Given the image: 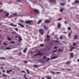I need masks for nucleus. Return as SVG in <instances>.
<instances>
[{
  "label": "nucleus",
  "instance_id": "10",
  "mask_svg": "<svg viewBox=\"0 0 79 79\" xmlns=\"http://www.w3.org/2000/svg\"><path fill=\"white\" fill-rule=\"evenodd\" d=\"M18 24H19V26H21L22 27H24V25L23 24H21L20 23H19V24L18 23Z\"/></svg>",
  "mask_w": 79,
  "mask_h": 79
},
{
  "label": "nucleus",
  "instance_id": "37",
  "mask_svg": "<svg viewBox=\"0 0 79 79\" xmlns=\"http://www.w3.org/2000/svg\"><path fill=\"white\" fill-rule=\"evenodd\" d=\"M58 21H61L62 20V18H60L59 19H58Z\"/></svg>",
  "mask_w": 79,
  "mask_h": 79
},
{
  "label": "nucleus",
  "instance_id": "19",
  "mask_svg": "<svg viewBox=\"0 0 79 79\" xmlns=\"http://www.w3.org/2000/svg\"><path fill=\"white\" fill-rule=\"evenodd\" d=\"M66 70L67 71H72V70L71 69H66Z\"/></svg>",
  "mask_w": 79,
  "mask_h": 79
},
{
  "label": "nucleus",
  "instance_id": "13",
  "mask_svg": "<svg viewBox=\"0 0 79 79\" xmlns=\"http://www.w3.org/2000/svg\"><path fill=\"white\" fill-rule=\"evenodd\" d=\"M27 51V48H25L24 50L23 51V53H26V52Z\"/></svg>",
  "mask_w": 79,
  "mask_h": 79
},
{
  "label": "nucleus",
  "instance_id": "38",
  "mask_svg": "<svg viewBox=\"0 0 79 79\" xmlns=\"http://www.w3.org/2000/svg\"><path fill=\"white\" fill-rule=\"evenodd\" d=\"M70 63H71L69 61H67L66 62V64H70Z\"/></svg>",
  "mask_w": 79,
  "mask_h": 79
},
{
  "label": "nucleus",
  "instance_id": "31",
  "mask_svg": "<svg viewBox=\"0 0 79 79\" xmlns=\"http://www.w3.org/2000/svg\"><path fill=\"white\" fill-rule=\"evenodd\" d=\"M56 51H57V49L56 50H54L53 51H52V53H55V52H56Z\"/></svg>",
  "mask_w": 79,
  "mask_h": 79
},
{
  "label": "nucleus",
  "instance_id": "9",
  "mask_svg": "<svg viewBox=\"0 0 79 79\" xmlns=\"http://www.w3.org/2000/svg\"><path fill=\"white\" fill-rule=\"evenodd\" d=\"M10 25L11 26H13V27H16L17 26L16 25H14V24H13V23H10Z\"/></svg>",
  "mask_w": 79,
  "mask_h": 79
},
{
  "label": "nucleus",
  "instance_id": "15",
  "mask_svg": "<svg viewBox=\"0 0 79 79\" xmlns=\"http://www.w3.org/2000/svg\"><path fill=\"white\" fill-rule=\"evenodd\" d=\"M44 29H45V30H47L48 28V27L45 26V25H44Z\"/></svg>",
  "mask_w": 79,
  "mask_h": 79
},
{
  "label": "nucleus",
  "instance_id": "41",
  "mask_svg": "<svg viewBox=\"0 0 79 79\" xmlns=\"http://www.w3.org/2000/svg\"><path fill=\"white\" fill-rule=\"evenodd\" d=\"M44 59H46L47 58V56H44L43 57Z\"/></svg>",
  "mask_w": 79,
  "mask_h": 79
},
{
  "label": "nucleus",
  "instance_id": "11",
  "mask_svg": "<svg viewBox=\"0 0 79 79\" xmlns=\"http://www.w3.org/2000/svg\"><path fill=\"white\" fill-rule=\"evenodd\" d=\"M10 72H12V70H6V73L10 74Z\"/></svg>",
  "mask_w": 79,
  "mask_h": 79
},
{
  "label": "nucleus",
  "instance_id": "1",
  "mask_svg": "<svg viewBox=\"0 0 79 79\" xmlns=\"http://www.w3.org/2000/svg\"><path fill=\"white\" fill-rule=\"evenodd\" d=\"M26 24H28L30 25H31L33 24V21L32 20H27L25 21Z\"/></svg>",
  "mask_w": 79,
  "mask_h": 79
},
{
  "label": "nucleus",
  "instance_id": "51",
  "mask_svg": "<svg viewBox=\"0 0 79 79\" xmlns=\"http://www.w3.org/2000/svg\"><path fill=\"white\" fill-rule=\"evenodd\" d=\"M26 27H28V28H29V25H26Z\"/></svg>",
  "mask_w": 79,
  "mask_h": 79
},
{
  "label": "nucleus",
  "instance_id": "30",
  "mask_svg": "<svg viewBox=\"0 0 79 79\" xmlns=\"http://www.w3.org/2000/svg\"><path fill=\"white\" fill-rule=\"evenodd\" d=\"M7 39H8V40H9V41H10L11 40V38H10L9 37H7Z\"/></svg>",
  "mask_w": 79,
  "mask_h": 79
},
{
  "label": "nucleus",
  "instance_id": "33",
  "mask_svg": "<svg viewBox=\"0 0 79 79\" xmlns=\"http://www.w3.org/2000/svg\"><path fill=\"white\" fill-rule=\"evenodd\" d=\"M15 31H16L18 32V28L16 27V28H15Z\"/></svg>",
  "mask_w": 79,
  "mask_h": 79
},
{
  "label": "nucleus",
  "instance_id": "43",
  "mask_svg": "<svg viewBox=\"0 0 79 79\" xmlns=\"http://www.w3.org/2000/svg\"><path fill=\"white\" fill-rule=\"evenodd\" d=\"M66 69H62V71H65V70H66Z\"/></svg>",
  "mask_w": 79,
  "mask_h": 79
},
{
  "label": "nucleus",
  "instance_id": "35",
  "mask_svg": "<svg viewBox=\"0 0 79 79\" xmlns=\"http://www.w3.org/2000/svg\"><path fill=\"white\" fill-rule=\"evenodd\" d=\"M6 50H10L11 48H6Z\"/></svg>",
  "mask_w": 79,
  "mask_h": 79
},
{
  "label": "nucleus",
  "instance_id": "27",
  "mask_svg": "<svg viewBox=\"0 0 79 79\" xmlns=\"http://www.w3.org/2000/svg\"><path fill=\"white\" fill-rule=\"evenodd\" d=\"M73 45L74 47H76V43H73Z\"/></svg>",
  "mask_w": 79,
  "mask_h": 79
},
{
  "label": "nucleus",
  "instance_id": "18",
  "mask_svg": "<svg viewBox=\"0 0 79 79\" xmlns=\"http://www.w3.org/2000/svg\"><path fill=\"white\" fill-rule=\"evenodd\" d=\"M33 67H36V68H38L39 67V65H33Z\"/></svg>",
  "mask_w": 79,
  "mask_h": 79
},
{
  "label": "nucleus",
  "instance_id": "47",
  "mask_svg": "<svg viewBox=\"0 0 79 79\" xmlns=\"http://www.w3.org/2000/svg\"><path fill=\"white\" fill-rule=\"evenodd\" d=\"M56 73H57V74H61V72H56Z\"/></svg>",
  "mask_w": 79,
  "mask_h": 79
},
{
  "label": "nucleus",
  "instance_id": "3",
  "mask_svg": "<svg viewBox=\"0 0 79 79\" xmlns=\"http://www.w3.org/2000/svg\"><path fill=\"white\" fill-rule=\"evenodd\" d=\"M51 22V19H48L45 20V23H50Z\"/></svg>",
  "mask_w": 79,
  "mask_h": 79
},
{
  "label": "nucleus",
  "instance_id": "21",
  "mask_svg": "<svg viewBox=\"0 0 79 79\" xmlns=\"http://www.w3.org/2000/svg\"><path fill=\"white\" fill-rule=\"evenodd\" d=\"M1 60H5V58L3 57H0Z\"/></svg>",
  "mask_w": 79,
  "mask_h": 79
},
{
  "label": "nucleus",
  "instance_id": "16",
  "mask_svg": "<svg viewBox=\"0 0 79 79\" xmlns=\"http://www.w3.org/2000/svg\"><path fill=\"white\" fill-rule=\"evenodd\" d=\"M75 3H79V1L78 0H76L75 1Z\"/></svg>",
  "mask_w": 79,
  "mask_h": 79
},
{
  "label": "nucleus",
  "instance_id": "44",
  "mask_svg": "<svg viewBox=\"0 0 79 79\" xmlns=\"http://www.w3.org/2000/svg\"><path fill=\"white\" fill-rule=\"evenodd\" d=\"M21 72L22 73H26V72H25V71L23 70Z\"/></svg>",
  "mask_w": 79,
  "mask_h": 79
},
{
  "label": "nucleus",
  "instance_id": "7",
  "mask_svg": "<svg viewBox=\"0 0 79 79\" xmlns=\"http://www.w3.org/2000/svg\"><path fill=\"white\" fill-rule=\"evenodd\" d=\"M70 58H74V54H73V53H70Z\"/></svg>",
  "mask_w": 79,
  "mask_h": 79
},
{
  "label": "nucleus",
  "instance_id": "53",
  "mask_svg": "<svg viewBox=\"0 0 79 79\" xmlns=\"http://www.w3.org/2000/svg\"><path fill=\"white\" fill-rule=\"evenodd\" d=\"M41 47H44V44H41L40 45Z\"/></svg>",
  "mask_w": 79,
  "mask_h": 79
},
{
  "label": "nucleus",
  "instance_id": "28",
  "mask_svg": "<svg viewBox=\"0 0 79 79\" xmlns=\"http://www.w3.org/2000/svg\"><path fill=\"white\" fill-rule=\"evenodd\" d=\"M24 77L25 78V79H29V78H27V77H26V75H24Z\"/></svg>",
  "mask_w": 79,
  "mask_h": 79
},
{
  "label": "nucleus",
  "instance_id": "57",
  "mask_svg": "<svg viewBox=\"0 0 79 79\" xmlns=\"http://www.w3.org/2000/svg\"><path fill=\"white\" fill-rule=\"evenodd\" d=\"M38 55H38V54H37L35 55L34 56H38Z\"/></svg>",
  "mask_w": 79,
  "mask_h": 79
},
{
  "label": "nucleus",
  "instance_id": "8",
  "mask_svg": "<svg viewBox=\"0 0 79 79\" xmlns=\"http://www.w3.org/2000/svg\"><path fill=\"white\" fill-rule=\"evenodd\" d=\"M61 23H59L57 25V27L58 28V29H60L61 27Z\"/></svg>",
  "mask_w": 79,
  "mask_h": 79
},
{
  "label": "nucleus",
  "instance_id": "56",
  "mask_svg": "<svg viewBox=\"0 0 79 79\" xmlns=\"http://www.w3.org/2000/svg\"><path fill=\"white\" fill-rule=\"evenodd\" d=\"M69 47L70 48H73V46L71 45H69Z\"/></svg>",
  "mask_w": 79,
  "mask_h": 79
},
{
  "label": "nucleus",
  "instance_id": "26",
  "mask_svg": "<svg viewBox=\"0 0 79 79\" xmlns=\"http://www.w3.org/2000/svg\"><path fill=\"white\" fill-rule=\"evenodd\" d=\"M74 50V47H72V48L69 50V51H70V52H71V51H72V50Z\"/></svg>",
  "mask_w": 79,
  "mask_h": 79
},
{
  "label": "nucleus",
  "instance_id": "6",
  "mask_svg": "<svg viewBox=\"0 0 79 79\" xmlns=\"http://www.w3.org/2000/svg\"><path fill=\"white\" fill-rule=\"evenodd\" d=\"M78 38V35L77 34H75L74 35V39L76 40Z\"/></svg>",
  "mask_w": 79,
  "mask_h": 79
},
{
  "label": "nucleus",
  "instance_id": "4",
  "mask_svg": "<svg viewBox=\"0 0 79 79\" xmlns=\"http://www.w3.org/2000/svg\"><path fill=\"white\" fill-rule=\"evenodd\" d=\"M39 32L42 35H44V30L43 29H40L39 30Z\"/></svg>",
  "mask_w": 79,
  "mask_h": 79
},
{
  "label": "nucleus",
  "instance_id": "12",
  "mask_svg": "<svg viewBox=\"0 0 79 79\" xmlns=\"http://www.w3.org/2000/svg\"><path fill=\"white\" fill-rule=\"evenodd\" d=\"M72 34V31H70V33H69L68 34V36L69 37H70V36H71V34Z\"/></svg>",
  "mask_w": 79,
  "mask_h": 79
},
{
  "label": "nucleus",
  "instance_id": "52",
  "mask_svg": "<svg viewBox=\"0 0 79 79\" xmlns=\"http://www.w3.org/2000/svg\"><path fill=\"white\" fill-rule=\"evenodd\" d=\"M10 43H11V44H15V42H14V41L10 42Z\"/></svg>",
  "mask_w": 79,
  "mask_h": 79
},
{
  "label": "nucleus",
  "instance_id": "2",
  "mask_svg": "<svg viewBox=\"0 0 79 79\" xmlns=\"http://www.w3.org/2000/svg\"><path fill=\"white\" fill-rule=\"evenodd\" d=\"M31 10L34 11L35 13H36V14H39V10L35 9H33L31 8V7H30Z\"/></svg>",
  "mask_w": 79,
  "mask_h": 79
},
{
  "label": "nucleus",
  "instance_id": "17",
  "mask_svg": "<svg viewBox=\"0 0 79 79\" xmlns=\"http://www.w3.org/2000/svg\"><path fill=\"white\" fill-rule=\"evenodd\" d=\"M63 10H64V9H63V8H62L60 10V11L61 13H62L63 12Z\"/></svg>",
  "mask_w": 79,
  "mask_h": 79
},
{
  "label": "nucleus",
  "instance_id": "64",
  "mask_svg": "<svg viewBox=\"0 0 79 79\" xmlns=\"http://www.w3.org/2000/svg\"><path fill=\"white\" fill-rule=\"evenodd\" d=\"M66 6L67 7H69V5H66Z\"/></svg>",
  "mask_w": 79,
  "mask_h": 79
},
{
  "label": "nucleus",
  "instance_id": "55",
  "mask_svg": "<svg viewBox=\"0 0 79 79\" xmlns=\"http://www.w3.org/2000/svg\"><path fill=\"white\" fill-rule=\"evenodd\" d=\"M50 38V36L47 35V38Z\"/></svg>",
  "mask_w": 79,
  "mask_h": 79
},
{
  "label": "nucleus",
  "instance_id": "34",
  "mask_svg": "<svg viewBox=\"0 0 79 79\" xmlns=\"http://www.w3.org/2000/svg\"><path fill=\"white\" fill-rule=\"evenodd\" d=\"M2 76H4V77H7V76L5 75V74H3Z\"/></svg>",
  "mask_w": 79,
  "mask_h": 79
},
{
  "label": "nucleus",
  "instance_id": "29",
  "mask_svg": "<svg viewBox=\"0 0 79 79\" xmlns=\"http://www.w3.org/2000/svg\"><path fill=\"white\" fill-rule=\"evenodd\" d=\"M60 5H63V6H65L66 4H64V3H62L60 4Z\"/></svg>",
  "mask_w": 79,
  "mask_h": 79
},
{
  "label": "nucleus",
  "instance_id": "14",
  "mask_svg": "<svg viewBox=\"0 0 79 79\" xmlns=\"http://www.w3.org/2000/svg\"><path fill=\"white\" fill-rule=\"evenodd\" d=\"M57 58V56L52 57L51 58V59L52 60H53V59H55V58Z\"/></svg>",
  "mask_w": 79,
  "mask_h": 79
},
{
  "label": "nucleus",
  "instance_id": "42",
  "mask_svg": "<svg viewBox=\"0 0 79 79\" xmlns=\"http://www.w3.org/2000/svg\"><path fill=\"white\" fill-rule=\"evenodd\" d=\"M42 55V53H39L38 54V55Z\"/></svg>",
  "mask_w": 79,
  "mask_h": 79
},
{
  "label": "nucleus",
  "instance_id": "59",
  "mask_svg": "<svg viewBox=\"0 0 79 79\" xmlns=\"http://www.w3.org/2000/svg\"><path fill=\"white\" fill-rule=\"evenodd\" d=\"M2 73H5V70H3L2 71Z\"/></svg>",
  "mask_w": 79,
  "mask_h": 79
},
{
  "label": "nucleus",
  "instance_id": "39",
  "mask_svg": "<svg viewBox=\"0 0 79 79\" xmlns=\"http://www.w3.org/2000/svg\"><path fill=\"white\" fill-rule=\"evenodd\" d=\"M19 55H22V53L21 52H19Z\"/></svg>",
  "mask_w": 79,
  "mask_h": 79
},
{
  "label": "nucleus",
  "instance_id": "46",
  "mask_svg": "<svg viewBox=\"0 0 79 79\" xmlns=\"http://www.w3.org/2000/svg\"><path fill=\"white\" fill-rule=\"evenodd\" d=\"M46 61H50V59L49 58H48L46 60Z\"/></svg>",
  "mask_w": 79,
  "mask_h": 79
},
{
  "label": "nucleus",
  "instance_id": "49",
  "mask_svg": "<svg viewBox=\"0 0 79 79\" xmlns=\"http://www.w3.org/2000/svg\"><path fill=\"white\" fill-rule=\"evenodd\" d=\"M63 33H64V34H68V32H67L65 31H64L63 32Z\"/></svg>",
  "mask_w": 79,
  "mask_h": 79
},
{
  "label": "nucleus",
  "instance_id": "5",
  "mask_svg": "<svg viewBox=\"0 0 79 79\" xmlns=\"http://www.w3.org/2000/svg\"><path fill=\"white\" fill-rule=\"evenodd\" d=\"M48 2L49 3H56L55 0H48Z\"/></svg>",
  "mask_w": 79,
  "mask_h": 79
},
{
  "label": "nucleus",
  "instance_id": "60",
  "mask_svg": "<svg viewBox=\"0 0 79 79\" xmlns=\"http://www.w3.org/2000/svg\"><path fill=\"white\" fill-rule=\"evenodd\" d=\"M64 22L65 24H67V23L66 22L64 21Z\"/></svg>",
  "mask_w": 79,
  "mask_h": 79
},
{
  "label": "nucleus",
  "instance_id": "25",
  "mask_svg": "<svg viewBox=\"0 0 79 79\" xmlns=\"http://www.w3.org/2000/svg\"><path fill=\"white\" fill-rule=\"evenodd\" d=\"M13 15H14V16H17L18 14L17 13H13Z\"/></svg>",
  "mask_w": 79,
  "mask_h": 79
},
{
  "label": "nucleus",
  "instance_id": "24",
  "mask_svg": "<svg viewBox=\"0 0 79 79\" xmlns=\"http://www.w3.org/2000/svg\"><path fill=\"white\" fill-rule=\"evenodd\" d=\"M46 78L48 79H52V78L50 77H47Z\"/></svg>",
  "mask_w": 79,
  "mask_h": 79
},
{
  "label": "nucleus",
  "instance_id": "54",
  "mask_svg": "<svg viewBox=\"0 0 79 79\" xmlns=\"http://www.w3.org/2000/svg\"><path fill=\"white\" fill-rule=\"evenodd\" d=\"M47 41H49L50 40V39L49 38H47Z\"/></svg>",
  "mask_w": 79,
  "mask_h": 79
},
{
  "label": "nucleus",
  "instance_id": "50",
  "mask_svg": "<svg viewBox=\"0 0 79 79\" xmlns=\"http://www.w3.org/2000/svg\"><path fill=\"white\" fill-rule=\"evenodd\" d=\"M71 27H68V30H71Z\"/></svg>",
  "mask_w": 79,
  "mask_h": 79
},
{
  "label": "nucleus",
  "instance_id": "62",
  "mask_svg": "<svg viewBox=\"0 0 79 79\" xmlns=\"http://www.w3.org/2000/svg\"><path fill=\"white\" fill-rule=\"evenodd\" d=\"M3 10L2 9H1V10H0V12H2V11H3Z\"/></svg>",
  "mask_w": 79,
  "mask_h": 79
},
{
  "label": "nucleus",
  "instance_id": "20",
  "mask_svg": "<svg viewBox=\"0 0 79 79\" xmlns=\"http://www.w3.org/2000/svg\"><path fill=\"white\" fill-rule=\"evenodd\" d=\"M42 23V20L41 19H40L37 22V24H39V23Z\"/></svg>",
  "mask_w": 79,
  "mask_h": 79
},
{
  "label": "nucleus",
  "instance_id": "36",
  "mask_svg": "<svg viewBox=\"0 0 79 79\" xmlns=\"http://www.w3.org/2000/svg\"><path fill=\"white\" fill-rule=\"evenodd\" d=\"M24 62L25 63H28L27 61V60H24Z\"/></svg>",
  "mask_w": 79,
  "mask_h": 79
},
{
  "label": "nucleus",
  "instance_id": "61",
  "mask_svg": "<svg viewBox=\"0 0 79 79\" xmlns=\"http://www.w3.org/2000/svg\"><path fill=\"white\" fill-rule=\"evenodd\" d=\"M60 50H61V49H59L58 50V52H60Z\"/></svg>",
  "mask_w": 79,
  "mask_h": 79
},
{
  "label": "nucleus",
  "instance_id": "48",
  "mask_svg": "<svg viewBox=\"0 0 79 79\" xmlns=\"http://www.w3.org/2000/svg\"><path fill=\"white\" fill-rule=\"evenodd\" d=\"M63 39V36H60V40H61V39Z\"/></svg>",
  "mask_w": 79,
  "mask_h": 79
},
{
  "label": "nucleus",
  "instance_id": "45",
  "mask_svg": "<svg viewBox=\"0 0 79 79\" xmlns=\"http://www.w3.org/2000/svg\"><path fill=\"white\" fill-rule=\"evenodd\" d=\"M3 43H4V45H6V44L5 42H3Z\"/></svg>",
  "mask_w": 79,
  "mask_h": 79
},
{
  "label": "nucleus",
  "instance_id": "40",
  "mask_svg": "<svg viewBox=\"0 0 79 79\" xmlns=\"http://www.w3.org/2000/svg\"><path fill=\"white\" fill-rule=\"evenodd\" d=\"M19 38L20 39L19 40V42H20L21 40H22V39H20V37H19Z\"/></svg>",
  "mask_w": 79,
  "mask_h": 79
},
{
  "label": "nucleus",
  "instance_id": "23",
  "mask_svg": "<svg viewBox=\"0 0 79 79\" xmlns=\"http://www.w3.org/2000/svg\"><path fill=\"white\" fill-rule=\"evenodd\" d=\"M27 73L28 74H30V73H29V70L28 69H27Z\"/></svg>",
  "mask_w": 79,
  "mask_h": 79
},
{
  "label": "nucleus",
  "instance_id": "32",
  "mask_svg": "<svg viewBox=\"0 0 79 79\" xmlns=\"http://www.w3.org/2000/svg\"><path fill=\"white\" fill-rule=\"evenodd\" d=\"M21 2V0H17L16 1V2Z\"/></svg>",
  "mask_w": 79,
  "mask_h": 79
},
{
  "label": "nucleus",
  "instance_id": "58",
  "mask_svg": "<svg viewBox=\"0 0 79 79\" xmlns=\"http://www.w3.org/2000/svg\"><path fill=\"white\" fill-rule=\"evenodd\" d=\"M73 7H70L69 8V9H73Z\"/></svg>",
  "mask_w": 79,
  "mask_h": 79
},
{
  "label": "nucleus",
  "instance_id": "22",
  "mask_svg": "<svg viewBox=\"0 0 79 79\" xmlns=\"http://www.w3.org/2000/svg\"><path fill=\"white\" fill-rule=\"evenodd\" d=\"M9 15V13L8 12L7 13L6 15V17H8Z\"/></svg>",
  "mask_w": 79,
  "mask_h": 79
},
{
  "label": "nucleus",
  "instance_id": "63",
  "mask_svg": "<svg viewBox=\"0 0 79 79\" xmlns=\"http://www.w3.org/2000/svg\"><path fill=\"white\" fill-rule=\"evenodd\" d=\"M21 23H24V21H23V20H21Z\"/></svg>",
  "mask_w": 79,
  "mask_h": 79
}]
</instances>
